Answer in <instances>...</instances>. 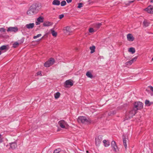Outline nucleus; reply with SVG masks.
I'll return each instance as SVG.
<instances>
[{"label": "nucleus", "instance_id": "20", "mask_svg": "<svg viewBox=\"0 0 153 153\" xmlns=\"http://www.w3.org/2000/svg\"><path fill=\"white\" fill-rule=\"evenodd\" d=\"M149 22L147 20L145 19L143 22V24L144 26L147 27L149 26Z\"/></svg>", "mask_w": 153, "mask_h": 153}, {"label": "nucleus", "instance_id": "4", "mask_svg": "<svg viewBox=\"0 0 153 153\" xmlns=\"http://www.w3.org/2000/svg\"><path fill=\"white\" fill-rule=\"evenodd\" d=\"M134 108L136 111L138 110H140L143 108V104L140 102H135L134 105Z\"/></svg>", "mask_w": 153, "mask_h": 153}, {"label": "nucleus", "instance_id": "22", "mask_svg": "<svg viewBox=\"0 0 153 153\" xmlns=\"http://www.w3.org/2000/svg\"><path fill=\"white\" fill-rule=\"evenodd\" d=\"M117 113L116 110H114L112 111H110L108 113V115L109 116H112L114 114H115Z\"/></svg>", "mask_w": 153, "mask_h": 153}, {"label": "nucleus", "instance_id": "1", "mask_svg": "<svg viewBox=\"0 0 153 153\" xmlns=\"http://www.w3.org/2000/svg\"><path fill=\"white\" fill-rule=\"evenodd\" d=\"M39 5L38 4H33L30 7L27 12V14L29 16L36 14L38 12Z\"/></svg>", "mask_w": 153, "mask_h": 153}, {"label": "nucleus", "instance_id": "38", "mask_svg": "<svg viewBox=\"0 0 153 153\" xmlns=\"http://www.w3.org/2000/svg\"><path fill=\"white\" fill-rule=\"evenodd\" d=\"M137 59V57H135L133 58L131 60L132 63L134 61H136V59Z\"/></svg>", "mask_w": 153, "mask_h": 153}, {"label": "nucleus", "instance_id": "35", "mask_svg": "<svg viewBox=\"0 0 153 153\" xmlns=\"http://www.w3.org/2000/svg\"><path fill=\"white\" fill-rule=\"evenodd\" d=\"M83 5V4L82 3H79L78 4L77 7L79 8H81L82 7Z\"/></svg>", "mask_w": 153, "mask_h": 153}, {"label": "nucleus", "instance_id": "45", "mask_svg": "<svg viewBox=\"0 0 153 153\" xmlns=\"http://www.w3.org/2000/svg\"><path fill=\"white\" fill-rule=\"evenodd\" d=\"M134 2V1H128V3L130 4Z\"/></svg>", "mask_w": 153, "mask_h": 153}, {"label": "nucleus", "instance_id": "26", "mask_svg": "<svg viewBox=\"0 0 153 153\" xmlns=\"http://www.w3.org/2000/svg\"><path fill=\"white\" fill-rule=\"evenodd\" d=\"M129 52H131L133 54L135 52V49L133 48H130L128 50Z\"/></svg>", "mask_w": 153, "mask_h": 153}, {"label": "nucleus", "instance_id": "19", "mask_svg": "<svg viewBox=\"0 0 153 153\" xmlns=\"http://www.w3.org/2000/svg\"><path fill=\"white\" fill-rule=\"evenodd\" d=\"M102 25L101 23H95L93 24V27L97 29H99Z\"/></svg>", "mask_w": 153, "mask_h": 153}, {"label": "nucleus", "instance_id": "29", "mask_svg": "<svg viewBox=\"0 0 153 153\" xmlns=\"http://www.w3.org/2000/svg\"><path fill=\"white\" fill-rule=\"evenodd\" d=\"M61 151V149L59 148L54 150L53 153H59Z\"/></svg>", "mask_w": 153, "mask_h": 153}, {"label": "nucleus", "instance_id": "49", "mask_svg": "<svg viewBox=\"0 0 153 153\" xmlns=\"http://www.w3.org/2000/svg\"><path fill=\"white\" fill-rule=\"evenodd\" d=\"M86 153H89V152H88V151H86Z\"/></svg>", "mask_w": 153, "mask_h": 153}, {"label": "nucleus", "instance_id": "39", "mask_svg": "<svg viewBox=\"0 0 153 153\" xmlns=\"http://www.w3.org/2000/svg\"><path fill=\"white\" fill-rule=\"evenodd\" d=\"M89 31L90 33H92L94 31V29L92 28H90Z\"/></svg>", "mask_w": 153, "mask_h": 153}, {"label": "nucleus", "instance_id": "11", "mask_svg": "<svg viewBox=\"0 0 153 153\" xmlns=\"http://www.w3.org/2000/svg\"><path fill=\"white\" fill-rule=\"evenodd\" d=\"M34 24L33 23L27 24L25 25V28L29 30L31 29L34 27Z\"/></svg>", "mask_w": 153, "mask_h": 153}, {"label": "nucleus", "instance_id": "24", "mask_svg": "<svg viewBox=\"0 0 153 153\" xmlns=\"http://www.w3.org/2000/svg\"><path fill=\"white\" fill-rule=\"evenodd\" d=\"M90 49L91 50L90 53H92L95 52V47L94 45H93L90 47Z\"/></svg>", "mask_w": 153, "mask_h": 153}, {"label": "nucleus", "instance_id": "10", "mask_svg": "<svg viewBox=\"0 0 153 153\" xmlns=\"http://www.w3.org/2000/svg\"><path fill=\"white\" fill-rule=\"evenodd\" d=\"M18 28L17 27H10L7 30V32H16L18 31Z\"/></svg>", "mask_w": 153, "mask_h": 153}, {"label": "nucleus", "instance_id": "36", "mask_svg": "<svg viewBox=\"0 0 153 153\" xmlns=\"http://www.w3.org/2000/svg\"><path fill=\"white\" fill-rule=\"evenodd\" d=\"M132 63V62H131V61L130 60L127 62L126 64V65H131Z\"/></svg>", "mask_w": 153, "mask_h": 153}, {"label": "nucleus", "instance_id": "33", "mask_svg": "<svg viewBox=\"0 0 153 153\" xmlns=\"http://www.w3.org/2000/svg\"><path fill=\"white\" fill-rule=\"evenodd\" d=\"M6 45H3L0 47V50H4L6 49Z\"/></svg>", "mask_w": 153, "mask_h": 153}, {"label": "nucleus", "instance_id": "42", "mask_svg": "<svg viewBox=\"0 0 153 153\" xmlns=\"http://www.w3.org/2000/svg\"><path fill=\"white\" fill-rule=\"evenodd\" d=\"M37 75H40V76H42L41 72L40 71L38 72L37 73Z\"/></svg>", "mask_w": 153, "mask_h": 153}, {"label": "nucleus", "instance_id": "41", "mask_svg": "<svg viewBox=\"0 0 153 153\" xmlns=\"http://www.w3.org/2000/svg\"><path fill=\"white\" fill-rule=\"evenodd\" d=\"M149 87L152 91H153V87H152V86H150Z\"/></svg>", "mask_w": 153, "mask_h": 153}, {"label": "nucleus", "instance_id": "9", "mask_svg": "<svg viewBox=\"0 0 153 153\" xmlns=\"http://www.w3.org/2000/svg\"><path fill=\"white\" fill-rule=\"evenodd\" d=\"M64 32L67 34L70 35V33L72 32L71 29L70 27L67 26L63 29Z\"/></svg>", "mask_w": 153, "mask_h": 153}, {"label": "nucleus", "instance_id": "37", "mask_svg": "<svg viewBox=\"0 0 153 153\" xmlns=\"http://www.w3.org/2000/svg\"><path fill=\"white\" fill-rule=\"evenodd\" d=\"M6 31L5 29H4V28L2 27V28H0V31L1 32H4Z\"/></svg>", "mask_w": 153, "mask_h": 153}, {"label": "nucleus", "instance_id": "12", "mask_svg": "<svg viewBox=\"0 0 153 153\" xmlns=\"http://www.w3.org/2000/svg\"><path fill=\"white\" fill-rule=\"evenodd\" d=\"M122 138L123 140V143L126 149L127 147L126 143L127 142V138L126 137L125 135H123L122 136Z\"/></svg>", "mask_w": 153, "mask_h": 153}, {"label": "nucleus", "instance_id": "51", "mask_svg": "<svg viewBox=\"0 0 153 153\" xmlns=\"http://www.w3.org/2000/svg\"><path fill=\"white\" fill-rule=\"evenodd\" d=\"M152 60L153 61V57L152 58Z\"/></svg>", "mask_w": 153, "mask_h": 153}, {"label": "nucleus", "instance_id": "50", "mask_svg": "<svg viewBox=\"0 0 153 153\" xmlns=\"http://www.w3.org/2000/svg\"><path fill=\"white\" fill-rule=\"evenodd\" d=\"M1 51H0V55L1 54Z\"/></svg>", "mask_w": 153, "mask_h": 153}, {"label": "nucleus", "instance_id": "7", "mask_svg": "<svg viewBox=\"0 0 153 153\" xmlns=\"http://www.w3.org/2000/svg\"><path fill=\"white\" fill-rule=\"evenodd\" d=\"M58 124L62 128H65L66 126H68L67 123L64 120H61L58 122Z\"/></svg>", "mask_w": 153, "mask_h": 153}, {"label": "nucleus", "instance_id": "31", "mask_svg": "<svg viewBox=\"0 0 153 153\" xmlns=\"http://www.w3.org/2000/svg\"><path fill=\"white\" fill-rule=\"evenodd\" d=\"M19 45V43L17 42H14L13 44V47L16 48Z\"/></svg>", "mask_w": 153, "mask_h": 153}, {"label": "nucleus", "instance_id": "28", "mask_svg": "<svg viewBox=\"0 0 153 153\" xmlns=\"http://www.w3.org/2000/svg\"><path fill=\"white\" fill-rule=\"evenodd\" d=\"M145 105L147 106H149L151 105V104H150V102L148 100H146L145 101Z\"/></svg>", "mask_w": 153, "mask_h": 153}, {"label": "nucleus", "instance_id": "17", "mask_svg": "<svg viewBox=\"0 0 153 153\" xmlns=\"http://www.w3.org/2000/svg\"><path fill=\"white\" fill-rule=\"evenodd\" d=\"M65 84L66 85H70L71 86H72L73 85L72 81L70 80H66L65 82Z\"/></svg>", "mask_w": 153, "mask_h": 153}, {"label": "nucleus", "instance_id": "27", "mask_svg": "<svg viewBox=\"0 0 153 153\" xmlns=\"http://www.w3.org/2000/svg\"><path fill=\"white\" fill-rule=\"evenodd\" d=\"M60 93L59 92H56L55 94H54V97L56 99H57L58 98H59L60 96Z\"/></svg>", "mask_w": 153, "mask_h": 153}, {"label": "nucleus", "instance_id": "18", "mask_svg": "<svg viewBox=\"0 0 153 153\" xmlns=\"http://www.w3.org/2000/svg\"><path fill=\"white\" fill-rule=\"evenodd\" d=\"M60 1L59 0H54L52 2V4L58 6L60 4Z\"/></svg>", "mask_w": 153, "mask_h": 153}, {"label": "nucleus", "instance_id": "3", "mask_svg": "<svg viewBox=\"0 0 153 153\" xmlns=\"http://www.w3.org/2000/svg\"><path fill=\"white\" fill-rule=\"evenodd\" d=\"M136 111L134 109H133L127 113L126 114V117L125 120H127L132 117L136 113Z\"/></svg>", "mask_w": 153, "mask_h": 153}, {"label": "nucleus", "instance_id": "47", "mask_svg": "<svg viewBox=\"0 0 153 153\" xmlns=\"http://www.w3.org/2000/svg\"><path fill=\"white\" fill-rule=\"evenodd\" d=\"M36 25H38L40 24L39 23V22H36Z\"/></svg>", "mask_w": 153, "mask_h": 153}, {"label": "nucleus", "instance_id": "5", "mask_svg": "<svg viewBox=\"0 0 153 153\" xmlns=\"http://www.w3.org/2000/svg\"><path fill=\"white\" fill-rule=\"evenodd\" d=\"M54 60L53 58H51L50 60L45 62L44 65L45 67H48L53 64Z\"/></svg>", "mask_w": 153, "mask_h": 153}, {"label": "nucleus", "instance_id": "15", "mask_svg": "<svg viewBox=\"0 0 153 153\" xmlns=\"http://www.w3.org/2000/svg\"><path fill=\"white\" fill-rule=\"evenodd\" d=\"M10 147L12 149H15L17 146L16 142H14L10 144Z\"/></svg>", "mask_w": 153, "mask_h": 153}, {"label": "nucleus", "instance_id": "40", "mask_svg": "<svg viewBox=\"0 0 153 153\" xmlns=\"http://www.w3.org/2000/svg\"><path fill=\"white\" fill-rule=\"evenodd\" d=\"M64 16V15L63 14H61L59 15V19H61L63 18Z\"/></svg>", "mask_w": 153, "mask_h": 153}, {"label": "nucleus", "instance_id": "44", "mask_svg": "<svg viewBox=\"0 0 153 153\" xmlns=\"http://www.w3.org/2000/svg\"><path fill=\"white\" fill-rule=\"evenodd\" d=\"M1 135H0V143H1L3 141L2 139L1 138Z\"/></svg>", "mask_w": 153, "mask_h": 153}, {"label": "nucleus", "instance_id": "8", "mask_svg": "<svg viewBox=\"0 0 153 153\" xmlns=\"http://www.w3.org/2000/svg\"><path fill=\"white\" fill-rule=\"evenodd\" d=\"M144 10L148 13L153 14V6L152 5H149L147 8L145 9Z\"/></svg>", "mask_w": 153, "mask_h": 153}, {"label": "nucleus", "instance_id": "32", "mask_svg": "<svg viewBox=\"0 0 153 153\" xmlns=\"http://www.w3.org/2000/svg\"><path fill=\"white\" fill-rule=\"evenodd\" d=\"M66 2L65 1H61V5L62 6H63L66 5Z\"/></svg>", "mask_w": 153, "mask_h": 153}, {"label": "nucleus", "instance_id": "13", "mask_svg": "<svg viewBox=\"0 0 153 153\" xmlns=\"http://www.w3.org/2000/svg\"><path fill=\"white\" fill-rule=\"evenodd\" d=\"M127 39L129 41H133L134 40V38L133 37L132 35L130 33L128 34L127 35Z\"/></svg>", "mask_w": 153, "mask_h": 153}, {"label": "nucleus", "instance_id": "30", "mask_svg": "<svg viewBox=\"0 0 153 153\" xmlns=\"http://www.w3.org/2000/svg\"><path fill=\"white\" fill-rule=\"evenodd\" d=\"M37 21L39 22H43V18L41 17H39L37 19Z\"/></svg>", "mask_w": 153, "mask_h": 153}, {"label": "nucleus", "instance_id": "6", "mask_svg": "<svg viewBox=\"0 0 153 153\" xmlns=\"http://www.w3.org/2000/svg\"><path fill=\"white\" fill-rule=\"evenodd\" d=\"M102 140V137L99 135L95 138V144L97 146H99Z\"/></svg>", "mask_w": 153, "mask_h": 153}, {"label": "nucleus", "instance_id": "14", "mask_svg": "<svg viewBox=\"0 0 153 153\" xmlns=\"http://www.w3.org/2000/svg\"><path fill=\"white\" fill-rule=\"evenodd\" d=\"M53 23L49 21H45L43 24V26L45 27H48L52 25Z\"/></svg>", "mask_w": 153, "mask_h": 153}, {"label": "nucleus", "instance_id": "16", "mask_svg": "<svg viewBox=\"0 0 153 153\" xmlns=\"http://www.w3.org/2000/svg\"><path fill=\"white\" fill-rule=\"evenodd\" d=\"M112 147L113 148L114 151H116V149L117 148V146L116 145L115 142L114 141H112L111 143Z\"/></svg>", "mask_w": 153, "mask_h": 153}, {"label": "nucleus", "instance_id": "34", "mask_svg": "<svg viewBox=\"0 0 153 153\" xmlns=\"http://www.w3.org/2000/svg\"><path fill=\"white\" fill-rule=\"evenodd\" d=\"M42 36V34H39L37 35L36 36H33V38L34 39H36L38 38H39L40 37Z\"/></svg>", "mask_w": 153, "mask_h": 153}, {"label": "nucleus", "instance_id": "21", "mask_svg": "<svg viewBox=\"0 0 153 153\" xmlns=\"http://www.w3.org/2000/svg\"><path fill=\"white\" fill-rule=\"evenodd\" d=\"M86 76L88 78L92 79L93 78V76L91 74V73L89 71H88L86 74Z\"/></svg>", "mask_w": 153, "mask_h": 153}, {"label": "nucleus", "instance_id": "48", "mask_svg": "<svg viewBox=\"0 0 153 153\" xmlns=\"http://www.w3.org/2000/svg\"><path fill=\"white\" fill-rule=\"evenodd\" d=\"M150 103L151 104V105L153 103V102H150Z\"/></svg>", "mask_w": 153, "mask_h": 153}, {"label": "nucleus", "instance_id": "23", "mask_svg": "<svg viewBox=\"0 0 153 153\" xmlns=\"http://www.w3.org/2000/svg\"><path fill=\"white\" fill-rule=\"evenodd\" d=\"M103 143H104V145L105 147L108 146L110 144V143L105 140H104L103 141Z\"/></svg>", "mask_w": 153, "mask_h": 153}, {"label": "nucleus", "instance_id": "2", "mask_svg": "<svg viewBox=\"0 0 153 153\" xmlns=\"http://www.w3.org/2000/svg\"><path fill=\"white\" fill-rule=\"evenodd\" d=\"M77 121L79 123H82L85 124H90L91 122V120L89 119H87L85 117L80 116L78 117Z\"/></svg>", "mask_w": 153, "mask_h": 153}, {"label": "nucleus", "instance_id": "46", "mask_svg": "<svg viewBox=\"0 0 153 153\" xmlns=\"http://www.w3.org/2000/svg\"><path fill=\"white\" fill-rule=\"evenodd\" d=\"M23 42H24L23 40L20 41H19V43L20 44H21V43H23Z\"/></svg>", "mask_w": 153, "mask_h": 153}, {"label": "nucleus", "instance_id": "43", "mask_svg": "<svg viewBox=\"0 0 153 153\" xmlns=\"http://www.w3.org/2000/svg\"><path fill=\"white\" fill-rule=\"evenodd\" d=\"M68 3H70L72 2V0H66Z\"/></svg>", "mask_w": 153, "mask_h": 153}, {"label": "nucleus", "instance_id": "25", "mask_svg": "<svg viewBox=\"0 0 153 153\" xmlns=\"http://www.w3.org/2000/svg\"><path fill=\"white\" fill-rule=\"evenodd\" d=\"M54 28L53 29H51V31L52 35L54 37H56L57 35V33L53 30Z\"/></svg>", "mask_w": 153, "mask_h": 153}]
</instances>
